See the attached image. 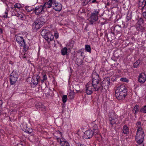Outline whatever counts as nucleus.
Listing matches in <instances>:
<instances>
[{
	"mask_svg": "<svg viewBox=\"0 0 146 146\" xmlns=\"http://www.w3.org/2000/svg\"><path fill=\"white\" fill-rule=\"evenodd\" d=\"M92 83H96V82H99L100 78L99 75L95 72H93L92 74Z\"/></svg>",
	"mask_w": 146,
	"mask_h": 146,
	"instance_id": "12",
	"label": "nucleus"
},
{
	"mask_svg": "<svg viewBox=\"0 0 146 146\" xmlns=\"http://www.w3.org/2000/svg\"><path fill=\"white\" fill-rule=\"evenodd\" d=\"M121 28L118 25H116L115 26H112L111 28V31L113 34L117 33L120 32L121 31Z\"/></svg>",
	"mask_w": 146,
	"mask_h": 146,
	"instance_id": "15",
	"label": "nucleus"
},
{
	"mask_svg": "<svg viewBox=\"0 0 146 146\" xmlns=\"http://www.w3.org/2000/svg\"><path fill=\"white\" fill-rule=\"evenodd\" d=\"M21 127L22 130L25 131L27 128V125L26 124L23 125H22Z\"/></svg>",
	"mask_w": 146,
	"mask_h": 146,
	"instance_id": "43",
	"label": "nucleus"
},
{
	"mask_svg": "<svg viewBox=\"0 0 146 146\" xmlns=\"http://www.w3.org/2000/svg\"><path fill=\"white\" fill-rule=\"evenodd\" d=\"M76 145L77 146H86L84 144H82L78 141H75Z\"/></svg>",
	"mask_w": 146,
	"mask_h": 146,
	"instance_id": "38",
	"label": "nucleus"
},
{
	"mask_svg": "<svg viewBox=\"0 0 146 146\" xmlns=\"http://www.w3.org/2000/svg\"><path fill=\"white\" fill-rule=\"evenodd\" d=\"M41 106H42V107H41V108H42L43 109H45V106L41 104Z\"/></svg>",
	"mask_w": 146,
	"mask_h": 146,
	"instance_id": "61",
	"label": "nucleus"
},
{
	"mask_svg": "<svg viewBox=\"0 0 146 146\" xmlns=\"http://www.w3.org/2000/svg\"><path fill=\"white\" fill-rule=\"evenodd\" d=\"M122 131L124 134L128 133L129 132V128L126 125H125L123 126Z\"/></svg>",
	"mask_w": 146,
	"mask_h": 146,
	"instance_id": "23",
	"label": "nucleus"
},
{
	"mask_svg": "<svg viewBox=\"0 0 146 146\" xmlns=\"http://www.w3.org/2000/svg\"><path fill=\"white\" fill-rule=\"evenodd\" d=\"M85 50L87 52L90 53L91 52V47L90 46L88 45H86L85 46Z\"/></svg>",
	"mask_w": 146,
	"mask_h": 146,
	"instance_id": "29",
	"label": "nucleus"
},
{
	"mask_svg": "<svg viewBox=\"0 0 146 146\" xmlns=\"http://www.w3.org/2000/svg\"><path fill=\"white\" fill-rule=\"evenodd\" d=\"M74 97V94L73 92L72 91L69 93L68 97L70 99H72Z\"/></svg>",
	"mask_w": 146,
	"mask_h": 146,
	"instance_id": "27",
	"label": "nucleus"
},
{
	"mask_svg": "<svg viewBox=\"0 0 146 146\" xmlns=\"http://www.w3.org/2000/svg\"><path fill=\"white\" fill-rule=\"evenodd\" d=\"M53 3H51L50 2H46L44 3L43 5H42L44 7V8L45 9V11L46 10L47 8H50L53 5Z\"/></svg>",
	"mask_w": 146,
	"mask_h": 146,
	"instance_id": "19",
	"label": "nucleus"
},
{
	"mask_svg": "<svg viewBox=\"0 0 146 146\" xmlns=\"http://www.w3.org/2000/svg\"><path fill=\"white\" fill-rule=\"evenodd\" d=\"M143 17L146 19V11L143 13Z\"/></svg>",
	"mask_w": 146,
	"mask_h": 146,
	"instance_id": "54",
	"label": "nucleus"
},
{
	"mask_svg": "<svg viewBox=\"0 0 146 146\" xmlns=\"http://www.w3.org/2000/svg\"><path fill=\"white\" fill-rule=\"evenodd\" d=\"M93 129L94 131V132L95 133H96V134H98V126L96 125H95L93 127Z\"/></svg>",
	"mask_w": 146,
	"mask_h": 146,
	"instance_id": "31",
	"label": "nucleus"
},
{
	"mask_svg": "<svg viewBox=\"0 0 146 146\" xmlns=\"http://www.w3.org/2000/svg\"><path fill=\"white\" fill-rule=\"evenodd\" d=\"M140 60L136 61L133 64V67L134 68H137L138 67L139 64H140Z\"/></svg>",
	"mask_w": 146,
	"mask_h": 146,
	"instance_id": "36",
	"label": "nucleus"
},
{
	"mask_svg": "<svg viewBox=\"0 0 146 146\" xmlns=\"http://www.w3.org/2000/svg\"><path fill=\"white\" fill-rule=\"evenodd\" d=\"M95 134L94 131L91 129H89L84 133V138L86 139H89Z\"/></svg>",
	"mask_w": 146,
	"mask_h": 146,
	"instance_id": "10",
	"label": "nucleus"
},
{
	"mask_svg": "<svg viewBox=\"0 0 146 146\" xmlns=\"http://www.w3.org/2000/svg\"><path fill=\"white\" fill-rule=\"evenodd\" d=\"M146 80V76L145 75H143L140 74L139 76L138 81L140 83L143 84L144 83Z\"/></svg>",
	"mask_w": 146,
	"mask_h": 146,
	"instance_id": "17",
	"label": "nucleus"
},
{
	"mask_svg": "<svg viewBox=\"0 0 146 146\" xmlns=\"http://www.w3.org/2000/svg\"><path fill=\"white\" fill-rule=\"evenodd\" d=\"M60 144L61 146H70L69 143L63 138L60 139Z\"/></svg>",
	"mask_w": 146,
	"mask_h": 146,
	"instance_id": "16",
	"label": "nucleus"
},
{
	"mask_svg": "<svg viewBox=\"0 0 146 146\" xmlns=\"http://www.w3.org/2000/svg\"><path fill=\"white\" fill-rule=\"evenodd\" d=\"M18 74L17 72L13 70L9 76V81L11 85H13L16 82L18 77Z\"/></svg>",
	"mask_w": 146,
	"mask_h": 146,
	"instance_id": "5",
	"label": "nucleus"
},
{
	"mask_svg": "<svg viewBox=\"0 0 146 146\" xmlns=\"http://www.w3.org/2000/svg\"><path fill=\"white\" fill-rule=\"evenodd\" d=\"M8 10H6L5 12V15H4L3 16V17L4 18H7L9 17L8 16Z\"/></svg>",
	"mask_w": 146,
	"mask_h": 146,
	"instance_id": "46",
	"label": "nucleus"
},
{
	"mask_svg": "<svg viewBox=\"0 0 146 146\" xmlns=\"http://www.w3.org/2000/svg\"><path fill=\"white\" fill-rule=\"evenodd\" d=\"M24 131L29 133H30L32 132V130L31 129L27 127Z\"/></svg>",
	"mask_w": 146,
	"mask_h": 146,
	"instance_id": "42",
	"label": "nucleus"
},
{
	"mask_svg": "<svg viewBox=\"0 0 146 146\" xmlns=\"http://www.w3.org/2000/svg\"><path fill=\"white\" fill-rule=\"evenodd\" d=\"M45 12V9L42 5H39L36 7L33 12L37 15H39L41 14L44 13Z\"/></svg>",
	"mask_w": 146,
	"mask_h": 146,
	"instance_id": "7",
	"label": "nucleus"
},
{
	"mask_svg": "<svg viewBox=\"0 0 146 146\" xmlns=\"http://www.w3.org/2000/svg\"><path fill=\"white\" fill-rule=\"evenodd\" d=\"M75 62L78 66L81 65L83 62V60L82 59L76 58L75 60Z\"/></svg>",
	"mask_w": 146,
	"mask_h": 146,
	"instance_id": "25",
	"label": "nucleus"
},
{
	"mask_svg": "<svg viewBox=\"0 0 146 146\" xmlns=\"http://www.w3.org/2000/svg\"><path fill=\"white\" fill-rule=\"evenodd\" d=\"M109 120L110 121H111V120H115L116 119V115L113 113H110L109 115Z\"/></svg>",
	"mask_w": 146,
	"mask_h": 146,
	"instance_id": "20",
	"label": "nucleus"
},
{
	"mask_svg": "<svg viewBox=\"0 0 146 146\" xmlns=\"http://www.w3.org/2000/svg\"><path fill=\"white\" fill-rule=\"evenodd\" d=\"M54 36L55 38L56 39L58 37V33L57 32L55 33H54Z\"/></svg>",
	"mask_w": 146,
	"mask_h": 146,
	"instance_id": "49",
	"label": "nucleus"
},
{
	"mask_svg": "<svg viewBox=\"0 0 146 146\" xmlns=\"http://www.w3.org/2000/svg\"><path fill=\"white\" fill-rule=\"evenodd\" d=\"M100 10H94V12H92L90 15L89 18V21L91 25L95 24L96 22L98 20V15L99 13Z\"/></svg>",
	"mask_w": 146,
	"mask_h": 146,
	"instance_id": "4",
	"label": "nucleus"
},
{
	"mask_svg": "<svg viewBox=\"0 0 146 146\" xmlns=\"http://www.w3.org/2000/svg\"><path fill=\"white\" fill-rule=\"evenodd\" d=\"M120 81L123 82H128L129 81V80L125 78H121L120 79Z\"/></svg>",
	"mask_w": 146,
	"mask_h": 146,
	"instance_id": "41",
	"label": "nucleus"
},
{
	"mask_svg": "<svg viewBox=\"0 0 146 146\" xmlns=\"http://www.w3.org/2000/svg\"><path fill=\"white\" fill-rule=\"evenodd\" d=\"M78 53H80V56H82L84 55V53L82 52H81V51H80L79 52H78Z\"/></svg>",
	"mask_w": 146,
	"mask_h": 146,
	"instance_id": "57",
	"label": "nucleus"
},
{
	"mask_svg": "<svg viewBox=\"0 0 146 146\" xmlns=\"http://www.w3.org/2000/svg\"><path fill=\"white\" fill-rule=\"evenodd\" d=\"M146 0L145 1L144 4V5L143 7H141V10H143V9L144 8V7H145V6H146Z\"/></svg>",
	"mask_w": 146,
	"mask_h": 146,
	"instance_id": "53",
	"label": "nucleus"
},
{
	"mask_svg": "<svg viewBox=\"0 0 146 146\" xmlns=\"http://www.w3.org/2000/svg\"><path fill=\"white\" fill-rule=\"evenodd\" d=\"M0 33L1 34H2L3 33V31L2 29L0 28Z\"/></svg>",
	"mask_w": 146,
	"mask_h": 146,
	"instance_id": "59",
	"label": "nucleus"
},
{
	"mask_svg": "<svg viewBox=\"0 0 146 146\" xmlns=\"http://www.w3.org/2000/svg\"><path fill=\"white\" fill-rule=\"evenodd\" d=\"M44 80H43L42 79L41 80V81L42 83H43L44 82Z\"/></svg>",
	"mask_w": 146,
	"mask_h": 146,
	"instance_id": "64",
	"label": "nucleus"
},
{
	"mask_svg": "<svg viewBox=\"0 0 146 146\" xmlns=\"http://www.w3.org/2000/svg\"><path fill=\"white\" fill-rule=\"evenodd\" d=\"M136 125L138 128L137 131L139 132V131H143L141 128V122L140 121H137L136 123Z\"/></svg>",
	"mask_w": 146,
	"mask_h": 146,
	"instance_id": "21",
	"label": "nucleus"
},
{
	"mask_svg": "<svg viewBox=\"0 0 146 146\" xmlns=\"http://www.w3.org/2000/svg\"><path fill=\"white\" fill-rule=\"evenodd\" d=\"M89 3L88 0H83L82 1L81 5L83 6L86 5Z\"/></svg>",
	"mask_w": 146,
	"mask_h": 146,
	"instance_id": "34",
	"label": "nucleus"
},
{
	"mask_svg": "<svg viewBox=\"0 0 146 146\" xmlns=\"http://www.w3.org/2000/svg\"><path fill=\"white\" fill-rule=\"evenodd\" d=\"M144 23V21L141 18H140L138 21L137 23L140 25H141Z\"/></svg>",
	"mask_w": 146,
	"mask_h": 146,
	"instance_id": "37",
	"label": "nucleus"
},
{
	"mask_svg": "<svg viewBox=\"0 0 146 146\" xmlns=\"http://www.w3.org/2000/svg\"><path fill=\"white\" fill-rule=\"evenodd\" d=\"M145 135L143 131H137L135 140L139 144L142 143Z\"/></svg>",
	"mask_w": 146,
	"mask_h": 146,
	"instance_id": "6",
	"label": "nucleus"
},
{
	"mask_svg": "<svg viewBox=\"0 0 146 146\" xmlns=\"http://www.w3.org/2000/svg\"><path fill=\"white\" fill-rule=\"evenodd\" d=\"M76 56V55L75 54H74L73 56V57L72 58V59L73 58V59L74 60V58H75V56Z\"/></svg>",
	"mask_w": 146,
	"mask_h": 146,
	"instance_id": "62",
	"label": "nucleus"
},
{
	"mask_svg": "<svg viewBox=\"0 0 146 146\" xmlns=\"http://www.w3.org/2000/svg\"><path fill=\"white\" fill-rule=\"evenodd\" d=\"M74 88L77 92H80L81 93L82 91L80 90V86L79 85L77 84L74 86Z\"/></svg>",
	"mask_w": 146,
	"mask_h": 146,
	"instance_id": "28",
	"label": "nucleus"
},
{
	"mask_svg": "<svg viewBox=\"0 0 146 146\" xmlns=\"http://www.w3.org/2000/svg\"><path fill=\"white\" fill-rule=\"evenodd\" d=\"M74 44V41L72 40L68 44V45H67V47L68 49L70 50V49L73 48Z\"/></svg>",
	"mask_w": 146,
	"mask_h": 146,
	"instance_id": "24",
	"label": "nucleus"
},
{
	"mask_svg": "<svg viewBox=\"0 0 146 146\" xmlns=\"http://www.w3.org/2000/svg\"><path fill=\"white\" fill-rule=\"evenodd\" d=\"M139 106L138 105H136L134 108V110L135 111V114H136V113L137 112L139 111Z\"/></svg>",
	"mask_w": 146,
	"mask_h": 146,
	"instance_id": "40",
	"label": "nucleus"
},
{
	"mask_svg": "<svg viewBox=\"0 0 146 146\" xmlns=\"http://www.w3.org/2000/svg\"><path fill=\"white\" fill-rule=\"evenodd\" d=\"M47 79V78L46 75V74L44 75L42 77V79L44 80H46Z\"/></svg>",
	"mask_w": 146,
	"mask_h": 146,
	"instance_id": "50",
	"label": "nucleus"
},
{
	"mask_svg": "<svg viewBox=\"0 0 146 146\" xmlns=\"http://www.w3.org/2000/svg\"><path fill=\"white\" fill-rule=\"evenodd\" d=\"M41 34L44 38L48 43L52 41L54 38V36L50 31L48 30L43 29L41 32Z\"/></svg>",
	"mask_w": 146,
	"mask_h": 146,
	"instance_id": "3",
	"label": "nucleus"
},
{
	"mask_svg": "<svg viewBox=\"0 0 146 146\" xmlns=\"http://www.w3.org/2000/svg\"><path fill=\"white\" fill-rule=\"evenodd\" d=\"M68 48L66 47H64L62 48L61 50V54L63 56H65L66 55L67 53V51Z\"/></svg>",
	"mask_w": 146,
	"mask_h": 146,
	"instance_id": "22",
	"label": "nucleus"
},
{
	"mask_svg": "<svg viewBox=\"0 0 146 146\" xmlns=\"http://www.w3.org/2000/svg\"><path fill=\"white\" fill-rule=\"evenodd\" d=\"M106 23V21H105L104 22H101L100 23L102 25H103L105 24Z\"/></svg>",
	"mask_w": 146,
	"mask_h": 146,
	"instance_id": "58",
	"label": "nucleus"
},
{
	"mask_svg": "<svg viewBox=\"0 0 146 146\" xmlns=\"http://www.w3.org/2000/svg\"><path fill=\"white\" fill-rule=\"evenodd\" d=\"M46 22V20L44 17H39L34 21L32 25V28L34 30L38 29L42 27Z\"/></svg>",
	"mask_w": 146,
	"mask_h": 146,
	"instance_id": "2",
	"label": "nucleus"
},
{
	"mask_svg": "<svg viewBox=\"0 0 146 146\" xmlns=\"http://www.w3.org/2000/svg\"><path fill=\"white\" fill-rule=\"evenodd\" d=\"M139 28L140 29V31L143 30L144 29V28L141 25L139 26Z\"/></svg>",
	"mask_w": 146,
	"mask_h": 146,
	"instance_id": "55",
	"label": "nucleus"
},
{
	"mask_svg": "<svg viewBox=\"0 0 146 146\" xmlns=\"http://www.w3.org/2000/svg\"><path fill=\"white\" fill-rule=\"evenodd\" d=\"M145 0H139V7H143L145 1Z\"/></svg>",
	"mask_w": 146,
	"mask_h": 146,
	"instance_id": "32",
	"label": "nucleus"
},
{
	"mask_svg": "<svg viewBox=\"0 0 146 146\" xmlns=\"http://www.w3.org/2000/svg\"><path fill=\"white\" fill-rule=\"evenodd\" d=\"M56 132L57 133L59 134L61 137H62V132L59 131H56Z\"/></svg>",
	"mask_w": 146,
	"mask_h": 146,
	"instance_id": "56",
	"label": "nucleus"
},
{
	"mask_svg": "<svg viewBox=\"0 0 146 146\" xmlns=\"http://www.w3.org/2000/svg\"><path fill=\"white\" fill-rule=\"evenodd\" d=\"M94 88L92 87L89 86L88 85L86 86V92L88 95H90L93 92Z\"/></svg>",
	"mask_w": 146,
	"mask_h": 146,
	"instance_id": "18",
	"label": "nucleus"
},
{
	"mask_svg": "<svg viewBox=\"0 0 146 146\" xmlns=\"http://www.w3.org/2000/svg\"><path fill=\"white\" fill-rule=\"evenodd\" d=\"M52 6L53 9L56 11H60L62 8V4L56 1H53Z\"/></svg>",
	"mask_w": 146,
	"mask_h": 146,
	"instance_id": "9",
	"label": "nucleus"
},
{
	"mask_svg": "<svg viewBox=\"0 0 146 146\" xmlns=\"http://www.w3.org/2000/svg\"><path fill=\"white\" fill-rule=\"evenodd\" d=\"M116 119H115V120H111V121H110V124L112 125H113L115 124V123L116 122Z\"/></svg>",
	"mask_w": 146,
	"mask_h": 146,
	"instance_id": "47",
	"label": "nucleus"
},
{
	"mask_svg": "<svg viewBox=\"0 0 146 146\" xmlns=\"http://www.w3.org/2000/svg\"><path fill=\"white\" fill-rule=\"evenodd\" d=\"M140 112L146 113V105L141 108L140 110Z\"/></svg>",
	"mask_w": 146,
	"mask_h": 146,
	"instance_id": "35",
	"label": "nucleus"
},
{
	"mask_svg": "<svg viewBox=\"0 0 146 146\" xmlns=\"http://www.w3.org/2000/svg\"><path fill=\"white\" fill-rule=\"evenodd\" d=\"M24 54H22L21 55V57L23 58H26V53H25V52H24Z\"/></svg>",
	"mask_w": 146,
	"mask_h": 146,
	"instance_id": "48",
	"label": "nucleus"
},
{
	"mask_svg": "<svg viewBox=\"0 0 146 146\" xmlns=\"http://www.w3.org/2000/svg\"><path fill=\"white\" fill-rule=\"evenodd\" d=\"M25 9L28 12H30L33 10L34 11V8H33L31 6H26Z\"/></svg>",
	"mask_w": 146,
	"mask_h": 146,
	"instance_id": "26",
	"label": "nucleus"
},
{
	"mask_svg": "<svg viewBox=\"0 0 146 146\" xmlns=\"http://www.w3.org/2000/svg\"><path fill=\"white\" fill-rule=\"evenodd\" d=\"M23 46L24 48L23 49V51L24 53L26 52L28 50L29 48V46L25 44V42L24 43V45L23 46Z\"/></svg>",
	"mask_w": 146,
	"mask_h": 146,
	"instance_id": "30",
	"label": "nucleus"
},
{
	"mask_svg": "<svg viewBox=\"0 0 146 146\" xmlns=\"http://www.w3.org/2000/svg\"><path fill=\"white\" fill-rule=\"evenodd\" d=\"M54 1V0H49L48 1V2H50L51 3H53V1Z\"/></svg>",
	"mask_w": 146,
	"mask_h": 146,
	"instance_id": "63",
	"label": "nucleus"
},
{
	"mask_svg": "<svg viewBox=\"0 0 146 146\" xmlns=\"http://www.w3.org/2000/svg\"><path fill=\"white\" fill-rule=\"evenodd\" d=\"M12 15H15L19 17H20L21 18H23V17L24 16V15L23 14H20L19 13H14V14H13V13H12Z\"/></svg>",
	"mask_w": 146,
	"mask_h": 146,
	"instance_id": "33",
	"label": "nucleus"
},
{
	"mask_svg": "<svg viewBox=\"0 0 146 146\" xmlns=\"http://www.w3.org/2000/svg\"><path fill=\"white\" fill-rule=\"evenodd\" d=\"M110 78L109 77H105L101 83V85L102 88L105 90H107L110 84Z\"/></svg>",
	"mask_w": 146,
	"mask_h": 146,
	"instance_id": "8",
	"label": "nucleus"
},
{
	"mask_svg": "<svg viewBox=\"0 0 146 146\" xmlns=\"http://www.w3.org/2000/svg\"><path fill=\"white\" fill-rule=\"evenodd\" d=\"M44 63H46V64H45V65H46V64H47V63L48 62V61L46 60V59H45V60H44Z\"/></svg>",
	"mask_w": 146,
	"mask_h": 146,
	"instance_id": "60",
	"label": "nucleus"
},
{
	"mask_svg": "<svg viewBox=\"0 0 146 146\" xmlns=\"http://www.w3.org/2000/svg\"><path fill=\"white\" fill-rule=\"evenodd\" d=\"M127 94L126 87L123 85L119 86L116 89L115 96L119 100H123L125 99Z\"/></svg>",
	"mask_w": 146,
	"mask_h": 146,
	"instance_id": "1",
	"label": "nucleus"
},
{
	"mask_svg": "<svg viewBox=\"0 0 146 146\" xmlns=\"http://www.w3.org/2000/svg\"><path fill=\"white\" fill-rule=\"evenodd\" d=\"M98 3V2L96 0H93L91 2H90V3Z\"/></svg>",
	"mask_w": 146,
	"mask_h": 146,
	"instance_id": "52",
	"label": "nucleus"
},
{
	"mask_svg": "<svg viewBox=\"0 0 146 146\" xmlns=\"http://www.w3.org/2000/svg\"><path fill=\"white\" fill-rule=\"evenodd\" d=\"M99 82H96V83H92V86L95 90V91H99L102 92L103 90L102 87L100 84H98Z\"/></svg>",
	"mask_w": 146,
	"mask_h": 146,
	"instance_id": "14",
	"label": "nucleus"
},
{
	"mask_svg": "<svg viewBox=\"0 0 146 146\" xmlns=\"http://www.w3.org/2000/svg\"><path fill=\"white\" fill-rule=\"evenodd\" d=\"M40 78V76L37 74H35L32 77L31 84L33 87L38 84V80Z\"/></svg>",
	"mask_w": 146,
	"mask_h": 146,
	"instance_id": "11",
	"label": "nucleus"
},
{
	"mask_svg": "<svg viewBox=\"0 0 146 146\" xmlns=\"http://www.w3.org/2000/svg\"><path fill=\"white\" fill-rule=\"evenodd\" d=\"M41 103H39L38 104H37L35 105L36 108L37 109L41 108L42 107V106H41Z\"/></svg>",
	"mask_w": 146,
	"mask_h": 146,
	"instance_id": "45",
	"label": "nucleus"
},
{
	"mask_svg": "<svg viewBox=\"0 0 146 146\" xmlns=\"http://www.w3.org/2000/svg\"><path fill=\"white\" fill-rule=\"evenodd\" d=\"M15 38L16 41L20 46L24 45L25 42L23 37L20 36L19 35H17L15 36Z\"/></svg>",
	"mask_w": 146,
	"mask_h": 146,
	"instance_id": "13",
	"label": "nucleus"
},
{
	"mask_svg": "<svg viewBox=\"0 0 146 146\" xmlns=\"http://www.w3.org/2000/svg\"><path fill=\"white\" fill-rule=\"evenodd\" d=\"M62 102L64 103H65L67 100V96L66 95H63L62 97Z\"/></svg>",
	"mask_w": 146,
	"mask_h": 146,
	"instance_id": "39",
	"label": "nucleus"
},
{
	"mask_svg": "<svg viewBox=\"0 0 146 146\" xmlns=\"http://www.w3.org/2000/svg\"><path fill=\"white\" fill-rule=\"evenodd\" d=\"M127 19L128 21H129L131 19V17L130 15H129V16L128 15L127 16Z\"/></svg>",
	"mask_w": 146,
	"mask_h": 146,
	"instance_id": "51",
	"label": "nucleus"
},
{
	"mask_svg": "<svg viewBox=\"0 0 146 146\" xmlns=\"http://www.w3.org/2000/svg\"><path fill=\"white\" fill-rule=\"evenodd\" d=\"M15 8H19L21 7V5L20 4L18 3H16L14 5Z\"/></svg>",
	"mask_w": 146,
	"mask_h": 146,
	"instance_id": "44",
	"label": "nucleus"
}]
</instances>
